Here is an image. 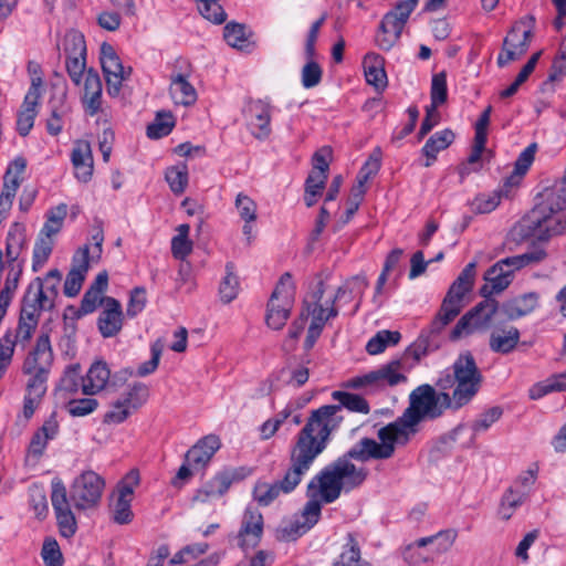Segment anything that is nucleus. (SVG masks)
<instances>
[{
	"label": "nucleus",
	"mask_w": 566,
	"mask_h": 566,
	"mask_svg": "<svg viewBox=\"0 0 566 566\" xmlns=\"http://www.w3.org/2000/svg\"><path fill=\"white\" fill-rule=\"evenodd\" d=\"M447 409L458 410L455 401L447 390L437 391L429 384L413 389L409 395V406L395 421L381 427L377 437L361 438L343 455L338 457L319 476L325 500L332 501L342 490H355L367 479L368 471L356 467L352 460L365 463L369 460L390 459L397 447L407 446L420 431V423L441 417Z\"/></svg>",
	"instance_id": "1"
},
{
	"label": "nucleus",
	"mask_w": 566,
	"mask_h": 566,
	"mask_svg": "<svg viewBox=\"0 0 566 566\" xmlns=\"http://www.w3.org/2000/svg\"><path fill=\"white\" fill-rule=\"evenodd\" d=\"M104 488L105 481L99 474L94 471H85L74 479L69 499L63 481L59 478L52 480L51 503L60 534L63 537H72L77 528L70 500L73 502L76 510L94 509L102 499Z\"/></svg>",
	"instance_id": "2"
},
{
	"label": "nucleus",
	"mask_w": 566,
	"mask_h": 566,
	"mask_svg": "<svg viewBox=\"0 0 566 566\" xmlns=\"http://www.w3.org/2000/svg\"><path fill=\"white\" fill-rule=\"evenodd\" d=\"M323 440L315 442L306 431H298L290 449V467L284 476L268 483L258 481L253 489V499L262 506H269L282 493L289 494L301 483L303 476L322 453Z\"/></svg>",
	"instance_id": "3"
},
{
	"label": "nucleus",
	"mask_w": 566,
	"mask_h": 566,
	"mask_svg": "<svg viewBox=\"0 0 566 566\" xmlns=\"http://www.w3.org/2000/svg\"><path fill=\"white\" fill-rule=\"evenodd\" d=\"M338 405H325L313 410L305 426L300 431H306L315 442L323 440L322 453L331 441V434L337 430L344 420L343 409L367 415L370 411L365 398L359 395L336 390L332 394Z\"/></svg>",
	"instance_id": "4"
},
{
	"label": "nucleus",
	"mask_w": 566,
	"mask_h": 566,
	"mask_svg": "<svg viewBox=\"0 0 566 566\" xmlns=\"http://www.w3.org/2000/svg\"><path fill=\"white\" fill-rule=\"evenodd\" d=\"M483 376L470 352L459 355L450 369L444 370L436 381L439 390L453 388L450 395L455 401V408L468 405L479 392Z\"/></svg>",
	"instance_id": "5"
},
{
	"label": "nucleus",
	"mask_w": 566,
	"mask_h": 566,
	"mask_svg": "<svg viewBox=\"0 0 566 566\" xmlns=\"http://www.w3.org/2000/svg\"><path fill=\"white\" fill-rule=\"evenodd\" d=\"M566 206V187L546 190L544 200L537 203L523 219L527 234L541 240L562 233L564 227L553 218V214Z\"/></svg>",
	"instance_id": "6"
},
{
	"label": "nucleus",
	"mask_w": 566,
	"mask_h": 566,
	"mask_svg": "<svg viewBox=\"0 0 566 566\" xmlns=\"http://www.w3.org/2000/svg\"><path fill=\"white\" fill-rule=\"evenodd\" d=\"M53 363V352L49 334H41L35 343L34 349L23 363V373L30 375L28 381V394L42 397L46 391V380Z\"/></svg>",
	"instance_id": "7"
},
{
	"label": "nucleus",
	"mask_w": 566,
	"mask_h": 566,
	"mask_svg": "<svg viewBox=\"0 0 566 566\" xmlns=\"http://www.w3.org/2000/svg\"><path fill=\"white\" fill-rule=\"evenodd\" d=\"M294 298L295 284L291 273L285 272L268 302L265 322L270 328L280 331L284 327L293 308Z\"/></svg>",
	"instance_id": "8"
},
{
	"label": "nucleus",
	"mask_w": 566,
	"mask_h": 566,
	"mask_svg": "<svg viewBox=\"0 0 566 566\" xmlns=\"http://www.w3.org/2000/svg\"><path fill=\"white\" fill-rule=\"evenodd\" d=\"M406 381L407 376L405 375L402 359H392L375 370L350 378L347 381V387L364 388L367 394H371Z\"/></svg>",
	"instance_id": "9"
},
{
	"label": "nucleus",
	"mask_w": 566,
	"mask_h": 566,
	"mask_svg": "<svg viewBox=\"0 0 566 566\" xmlns=\"http://www.w3.org/2000/svg\"><path fill=\"white\" fill-rule=\"evenodd\" d=\"M417 6L416 0H399L395 8L384 15L376 35V43L381 50L389 51L399 41Z\"/></svg>",
	"instance_id": "10"
},
{
	"label": "nucleus",
	"mask_w": 566,
	"mask_h": 566,
	"mask_svg": "<svg viewBox=\"0 0 566 566\" xmlns=\"http://www.w3.org/2000/svg\"><path fill=\"white\" fill-rule=\"evenodd\" d=\"M459 314L455 308L441 304L438 314L428 329L421 332L419 337L408 347L407 354L412 356L416 360H420L423 356L437 350L441 345L440 333Z\"/></svg>",
	"instance_id": "11"
},
{
	"label": "nucleus",
	"mask_w": 566,
	"mask_h": 566,
	"mask_svg": "<svg viewBox=\"0 0 566 566\" xmlns=\"http://www.w3.org/2000/svg\"><path fill=\"white\" fill-rule=\"evenodd\" d=\"M534 21L533 17H528L511 28L503 41L502 52L497 56L496 62L500 67L521 59L526 53L533 38Z\"/></svg>",
	"instance_id": "12"
},
{
	"label": "nucleus",
	"mask_w": 566,
	"mask_h": 566,
	"mask_svg": "<svg viewBox=\"0 0 566 566\" xmlns=\"http://www.w3.org/2000/svg\"><path fill=\"white\" fill-rule=\"evenodd\" d=\"M149 397V389L143 382H134L127 387V390L113 402L112 409L104 416L106 423H122L133 412L146 403Z\"/></svg>",
	"instance_id": "13"
},
{
	"label": "nucleus",
	"mask_w": 566,
	"mask_h": 566,
	"mask_svg": "<svg viewBox=\"0 0 566 566\" xmlns=\"http://www.w3.org/2000/svg\"><path fill=\"white\" fill-rule=\"evenodd\" d=\"M483 297L484 300L482 302L458 321L450 334L452 340L459 339L462 335L470 334L474 329L489 326L492 317L500 308L499 303L494 298L488 296Z\"/></svg>",
	"instance_id": "14"
},
{
	"label": "nucleus",
	"mask_w": 566,
	"mask_h": 566,
	"mask_svg": "<svg viewBox=\"0 0 566 566\" xmlns=\"http://www.w3.org/2000/svg\"><path fill=\"white\" fill-rule=\"evenodd\" d=\"M99 61L106 80L107 93L116 97L120 93L123 81L128 77L132 69L125 71L115 49L107 42H103L101 45Z\"/></svg>",
	"instance_id": "15"
},
{
	"label": "nucleus",
	"mask_w": 566,
	"mask_h": 566,
	"mask_svg": "<svg viewBox=\"0 0 566 566\" xmlns=\"http://www.w3.org/2000/svg\"><path fill=\"white\" fill-rule=\"evenodd\" d=\"M138 483L139 474L137 471L132 470L117 484L115 492L116 500L112 505L113 521L115 523L124 525L133 521L134 513L130 504L133 501L134 490Z\"/></svg>",
	"instance_id": "16"
},
{
	"label": "nucleus",
	"mask_w": 566,
	"mask_h": 566,
	"mask_svg": "<svg viewBox=\"0 0 566 566\" xmlns=\"http://www.w3.org/2000/svg\"><path fill=\"white\" fill-rule=\"evenodd\" d=\"M333 462H331L322 471H319V473L316 474L307 485V496L311 497V500L307 501L306 504L304 505L302 515L300 517V520L304 523L303 531H310L319 521L322 505L321 502L316 499L317 496L321 497L322 502L329 504L335 502L343 492L342 490L337 497L329 502L325 500L324 491L322 489V480H319V476ZM352 490H348V492ZM344 492L347 493L346 490H344Z\"/></svg>",
	"instance_id": "17"
},
{
	"label": "nucleus",
	"mask_w": 566,
	"mask_h": 566,
	"mask_svg": "<svg viewBox=\"0 0 566 566\" xmlns=\"http://www.w3.org/2000/svg\"><path fill=\"white\" fill-rule=\"evenodd\" d=\"M263 516L260 511L248 506L237 535L238 546L244 551L258 546L263 535Z\"/></svg>",
	"instance_id": "18"
},
{
	"label": "nucleus",
	"mask_w": 566,
	"mask_h": 566,
	"mask_svg": "<svg viewBox=\"0 0 566 566\" xmlns=\"http://www.w3.org/2000/svg\"><path fill=\"white\" fill-rule=\"evenodd\" d=\"M244 115L251 133L258 139H265L271 134V106L262 99L250 101Z\"/></svg>",
	"instance_id": "19"
},
{
	"label": "nucleus",
	"mask_w": 566,
	"mask_h": 566,
	"mask_svg": "<svg viewBox=\"0 0 566 566\" xmlns=\"http://www.w3.org/2000/svg\"><path fill=\"white\" fill-rule=\"evenodd\" d=\"M90 265V247L80 248L73 255V265L66 275L63 292L69 297L76 296L83 285Z\"/></svg>",
	"instance_id": "20"
},
{
	"label": "nucleus",
	"mask_w": 566,
	"mask_h": 566,
	"mask_svg": "<svg viewBox=\"0 0 566 566\" xmlns=\"http://www.w3.org/2000/svg\"><path fill=\"white\" fill-rule=\"evenodd\" d=\"M124 314L119 301L106 296L105 306L99 313L97 327L101 335L105 338L116 336L123 327Z\"/></svg>",
	"instance_id": "21"
},
{
	"label": "nucleus",
	"mask_w": 566,
	"mask_h": 566,
	"mask_svg": "<svg viewBox=\"0 0 566 566\" xmlns=\"http://www.w3.org/2000/svg\"><path fill=\"white\" fill-rule=\"evenodd\" d=\"M40 83L41 80L38 78V83L35 80L32 81V85L30 86L21 109L18 113L17 118V130L20 136L29 135L30 130L34 125L35 117L38 115V105L40 99Z\"/></svg>",
	"instance_id": "22"
},
{
	"label": "nucleus",
	"mask_w": 566,
	"mask_h": 566,
	"mask_svg": "<svg viewBox=\"0 0 566 566\" xmlns=\"http://www.w3.org/2000/svg\"><path fill=\"white\" fill-rule=\"evenodd\" d=\"M103 85L98 73L88 69L85 73L83 94L81 102L84 112L90 116H95L102 111Z\"/></svg>",
	"instance_id": "23"
},
{
	"label": "nucleus",
	"mask_w": 566,
	"mask_h": 566,
	"mask_svg": "<svg viewBox=\"0 0 566 566\" xmlns=\"http://www.w3.org/2000/svg\"><path fill=\"white\" fill-rule=\"evenodd\" d=\"M71 161L75 177L81 182H87L93 175V155L91 144L86 140H76L71 153Z\"/></svg>",
	"instance_id": "24"
},
{
	"label": "nucleus",
	"mask_w": 566,
	"mask_h": 566,
	"mask_svg": "<svg viewBox=\"0 0 566 566\" xmlns=\"http://www.w3.org/2000/svg\"><path fill=\"white\" fill-rule=\"evenodd\" d=\"M220 448V440L214 434L200 439L185 455L186 462L193 467L203 468Z\"/></svg>",
	"instance_id": "25"
},
{
	"label": "nucleus",
	"mask_w": 566,
	"mask_h": 566,
	"mask_svg": "<svg viewBox=\"0 0 566 566\" xmlns=\"http://www.w3.org/2000/svg\"><path fill=\"white\" fill-rule=\"evenodd\" d=\"M512 276L513 270H506L496 262L484 274L486 283L480 289L481 295L491 297L493 293L504 291L510 285Z\"/></svg>",
	"instance_id": "26"
},
{
	"label": "nucleus",
	"mask_w": 566,
	"mask_h": 566,
	"mask_svg": "<svg viewBox=\"0 0 566 566\" xmlns=\"http://www.w3.org/2000/svg\"><path fill=\"white\" fill-rule=\"evenodd\" d=\"M27 168V160L23 157H17L12 160L3 176V188L0 197L14 199L18 188L23 180L22 175Z\"/></svg>",
	"instance_id": "27"
},
{
	"label": "nucleus",
	"mask_w": 566,
	"mask_h": 566,
	"mask_svg": "<svg viewBox=\"0 0 566 566\" xmlns=\"http://www.w3.org/2000/svg\"><path fill=\"white\" fill-rule=\"evenodd\" d=\"M536 306L537 295L535 293H528L504 302L500 307V312L503 313L507 319L513 321L530 314Z\"/></svg>",
	"instance_id": "28"
},
{
	"label": "nucleus",
	"mask_w": 566,
	"mask_h": 566,
	"mask_svg": "<svg viewBox=\"0 0 566 566\" xmlns=\"http://www.w3.org/2000/svg\"><path fill=\"white\" fill-rule=\"evenodd\" d=\"M364 67L367 83L377 91H384L387 87L384 59L379 54L368 53L364 59Z\"/></svg>",
	"instance_id": "29"
},
{
	"label": "nucleus",
	"mask_w": 566,
	"mask_h": 566,
	"mask_svg": "<svg viewBox=\"0 0 566 566\" xmlns=\"http://www.w3.org/2000/svg\"><path fill=\"white\" fill-rule=\"evenodd\" d=\"M454 138V133L449 128L437 132L430 136L421 149L422 154L427 157L424 167H430L437 159V155L447 149L453 143Z\"/></svg>",
	"instance_id": "30"
},
{
	"label": "nucleus",
	"mask_w": 566,
	"mask_h": 566,
	"mask_svg": "<svg viewBox=\"0 0 566 566\" xmlns=\"http://www.w3.org/2000/svg\"><path fill=\"white\" fill-rule=\"evenodd\" d=\"M111 376V371L104 361L94 363L88 369L83 381V394L93 396L105 388Z\"/></svg>",
	"instance_id": "31"
},
{
	"label": "nucleus",
	"mask_w": 566,
	"mask_h": 566,
	"mask_svg": "<svg viewBox=\"0 0 566 566\" xmlns=\"http://www.w3.org/2000/svg\"><path fill=\"white\" fill-rule=\"evenodd\" d=\"M231 483L232 480L228 473H219L197 491L193 501L206 503L210 500L221 497L227 493Z\"/></svg>",
	"instance_id": "32"
},
{
	"label": "nucleus",
	"mask_w": 566,
	"mask_h": 566,
	"mask_svg": "<svg viewBox=\"0 0 566 566\" xmlns=\"http://www.w3.org/2000/svg\"><path fill=\"white\" fill-rule=\"evenodd\" d=\"M169 92L176 104L190 106L197 101V92L195 87L181 73L171 75Z\"/></svg>",
	"instance_id": "33"
},
{
	"label": "nucleus",
	"mask_w": 566,
	"mask_h": 566,
	"mask_svg": "<svg viewBox=\"0 0 566 566\" xmlns=\"http://www.w3.org/2000/svg\"><path fill=\"white\" fill-rule=\"evenodd\" d=\"M25 245V227L22 223L15 222L11 226L6 242V255L9 264L19 262V256Z\"/></svg>",
	"instance_id": "34"
},
{
	"label": "nucleus",
	"mask_w": 566,
	"mask_h": 566,
	"mask_svg": "<svg viewBox=\"0 0 566 566\" xmlns=\"http://www.w3.org/2000/svg\"><path fill=\"white\" fill-rule=\"evenodd\" d=\"M521 334L516 327L509 329L494 331L490 335V348L494 353L510 354L518 344Z\"/></svg>",
	"instance_id": "35"
},
{
	"label": "nucleus",
	"mask_w": 566,
	"mask_h": 566,
	"mask_svg": "<svg viewBox=\"0 0 566 566\" xmlns=\"http://www.w3.org/2000/svg\"><path fill=\"white\" fill-rule=\"evenodd\" d=\"M57 428L59 426L56 421H45L32 436L29 444V453L35 458L41 457L48 446V442L56 436Z\"/></svg>",
	"instance_id": "36"
},
{
	"label": "nucleus",
	"mask_w": 566,
	"mask_h": 566,
	"mask_svg": "<svg viewBox=\"0 0 566 566\" xmlns=\"http://www.w3.org/2000/svg\"><path fill=\"white\" fill-rule=\"evenodd\" d=\"M566 390V370L554 374L543 381H539L530 388V398L537 400L552 392H560Z\"/></svg>",
	"instance_id": "37"
},
{
	"label": "nucleus",
	"mask_w": 566,
	"mask_h": 566,
	"mask_svg": "<svg viewBox=\"0 0 566 566\" xmlns=\"http://www.w3.org/2000/svg\"><path fill=\"white\" fill-rule=\"evenodd\" d=\"M334 566H371V564L361 559L358 542L352 533H348L346 543L338 559L334 562Z\"/></svg>",
	"instance_id": "38"
},
{
	"label": "nucleus",
	"mask_w": 566,
	"mask_h": 566,
	"mask_svg": "<svg viewBox=\"0 0 566 566\" xmlns=\"http://www.w3.org/2000/svg\"><path fill=\"white\" fill-rule=\"evenodd\" d=\"M368 285V281L364 275L353 276L337 289L336 294L331 302V306H335V303L340 301L346 294H349V296H358V302L354 310V313H356L359 308L364 292Z\"/></svg>",
	"instance_id": "39"
},
{
	"label": "nucleus",
	"mask_w": 566,
	"mask_h": 566,
	"mask_svg": "<svg viewBox=\"0 0 566 566\" xmlns=\"http://www.w3.org/2000/svg\"><path fill=\"white\" fill-rule=\"evenodd\" d=\"M457 533L452 530L441 531L434 535L418 539L419 545L429 547L428 554L434 558V555L447 552L453 544Z\"/></svg>",
	"instance_id": "40"
},
{
	"label": "nucleus",
	"mask_w": 566,
	"mask_h": 566,
	"mask_svg": "<svg viewBox=\"0 0 566 566\" xmlns=\"http://www.w3.org/2000/svg\"><path fill=\"white\" fill-rule=\"evenodd\" d=\"M234 270V264L228 262L226 264V275L219 285V296L224 304L231 303L239 294L240 283Z\"/></svg>",
	"instance_id": "41"
},
{
	"label": "nucleus",
	"mask_w": 566,
	"mask_h": 566,
	"mask_svg": "<svg viewBox=\"0 0 566 566\" xmlns=\"http://www.w3.org/2000/svg\"><path fill=\"white\" fill-rule=\"evenodd\" d=\"M400 339L401 334L398 331H379L368 340L366 352L369 355L381 354L387 347L397 345Z\"/></svg>",
	"instance_id": "42"
},
{
	"label": "nucleus",
	"mask_w": 566,
	"mask_h": 566,
	"mask_svg": "<svg viewBox=\"0 0 566 566\" xmlns=\"http://www.w3.org/2000/svg\"><path fill=\"white\" fill-rule=\"evenodd\" d=\"M502 415L503 409L499 406L491 407L480 413L478 418L470 424V429L472 431L470 446L473 444L474 439L479 433L488 431L493 423L501 419Z\"/></svg>",
	"instance_id": "43"
},
{
	"label": "nucleus",
	"mask_w": 566,
	"mask_h": 566,
	"mask_svg": "<svg viewBox=\"0 0 566 566\" xmlns=\"http://www.w3.org/2000/svg\"><path fill=\"white\" fill-rule=\"evenodd\" d=\"M325 293V284L323 280H319L315 289L304 298L303 311L306 312L307 316H326L328 308L322 305V298Z\"/></svg>",
	"instance_id": "44"
},
{
	"label": "nucleus",
	"mask_w": 566,
	"mask_h": 566,
	"mask_svg": "<svg viewBox=\"0 0 566 566\" xmlns=\"http://www.w3.org/2000/svg\"><path fill=\"white\" fill-rule=\"evenodd\" d=\"M175 127V119L170 112L160 111L156 114L155 120L147 126V136L150 139H158L170 134Z\"/></svg>",
	"instance_id": "45"
},
{
	"label": "nucleus",
	"mask_w": 566,
	"mask_h": 566,
	"mask_svg": "<svg viewBox=\"0 0 566 566\" xmlns=\"http://www.w3.org/2000/svg\"><path fill=\"white\" fill-rule=\"evenodd\" d=\"M25 295L28 300L36 303L41 311L51 310L54 305V297L44 291V283L41 277H35L29 284Z\"/></svg>",
	"instance_id": "46"
},
{
	"label": "nucleus",
	"mask_w": 566,
	"mask_h": 566,
	"mask_svg": "<svg viewBox=\"0 0 566 566\" xmlns=\"http://www.w3.org/2000/svg\"><path fill=\"white\" fill-rule=\"evenodd\" d=\"M338 315V310L336 306H329L328 313L326 316H311L312 321L310 327L307 329V335L304 342V348L310 350L315 345L317 338L321 336L322 331L324 328L325 323L329 318H334Z\"/></svg>",
	"instance_id": "47"
},
{
	"label": "nucleus",
	"mask_w": 566,
	"mask_h": 566,
	"mask_svg": "<svg viewBox=\"0 0 566 566\" xmlns=\"http://www.w3.org/2000/svg\"><path fill=\"white\" fill-rule=\"evenodd\" d=\"M66 214L67 206L65 203H60L59 206L50 209L46 213V221L40 233L46 237H53L59 233L62 229Z\"/></svg>",
	"instance_id": "48"
},
{
	"label": "nucleus",
	"mask_w": 566,
	"mask_h": 566,
	"mask_svg": "<svg viewBox=\"0 0 566 566\" xmlns=\"http://www.w3.org/2000/svg\"><path fill=\"white\" fill-rule=\"evenodd\" d=\"M223 38L227 43L238 50H247L250 46L245 27L237 22H229L224 27Z\"/></svg>",
	"instance_id": "49"
},
{
	"label": "nucleus",
	"mask_w": 566,
	"mask_h": 566,
	"mask_svg": "<svg viewBox=\"0 0 566 566\" xmlns=\"http://www.w3.org/2000/svg\"><path fill=\"white\" fill-rule=\"evenodd\" d=\"M199 13L214 24H221L227 20V13L220 0H195Z\"/></svg>",
	"instance_id": "50"
},
{
	"label": "nucleus",
	"mask_w": 566,
	"mask_h": 566,
	"mask_svg": "<svg viewBox=\"0 0 566 566\" xmlns=\"http://www.w3.org/2000/svg\"><path fill=\"white\" fill-rule=\"evenodd\" d=\"M105 298L106 296H102L101 294L96 293L93 290L87 289V291L84 293L81 305L78 308H75L73 306H69V311L73 312L74 317L81 318L87 314L93 313L99 305L105 306Z\"/></svg>",
	"instance_id": "51"
},
{
	"label": "nucleus",
	"mask_w": 566,
	"mask_h": 566,
	"mask_svg": "<svg viewBox=\"0 0 566 566\" xmlns=\"http://www.w3.org/2000/svg\"><path fill=\"white\" fill-rule=\"evenodd\" d=\"M166 181L175 195H181L188 185V169L186 165L171 166L166 169Z\"/></svg>",
	"instance_id": "52"
},
{
	"label": "nucleus",
	"mask_w": 566,
	"mask_h": 566,
	"mask_svg": "<svg viewBox=\"0 0 566 566\" xmlns=\"http://www.w3.org/2000/svg\"><path fill=\"white\" fill-rule=\"evenodd\" d=\"M546 256V253L542 250L533 251L520 255L509 256L499 261V263L505 268L506 270H513V273L516 270H520L531 263H536L542 261Z\"/></svg>",
	"instance_id": "53"
},
{
	"label": "nucleus",
	"mask_w": 566,
	"mask_h": 566,
	"mask_svg": "<svg viewBox=\"0 0 566 566\" xmlns=\"http://www.w3.org/2000/svg\"><path fill=\"white\" fill-rule=\"evenodd\" d=\"M53 250L52 237L39 234L33 249L32 270L38 272L48 261Z\"/></svg>",
	"instance_id": "54"
},
{
	"label": "nucleus",
	"mask_w": 566,
	"mask_h": 566,
	"mask_svg": "<svg viewBox=\"0 0 566 566\" xmlns=\"http://www.w3.org/2000/svg\"><path fill=\"white\" fill-rule=\"evenodd\" d=\"M536 481V474L533 470H527L516 478V480L509 488L520 499L527 501L533 492Z\"/></svg>",
	"instance_id": "55"
},
{
	"label": "nucleus",
	"mask_w": 566,
	"mask_h": 566,
	"mask_svg": "<svg viewBox=\"0 0 566 566\" xmlns=\"http://www.w3.org/2000/svg\"><path fill=\"white\" fill-rule=\"evenodd\" d=\"M64 52L66 57H86V43L82 33L70 31L64 39Z\"/></svg>",
	"instance_id": "56"
},
{
	"label": "nucleus",
	"mask_w": 566,
	"mask_h": 566,
	"mask_svg": "<svg viewBox=\"0 0 566 566\" xmlns=\"http://www.w3.org/2000/svg\"><path fill=\"white\" fill-rule=\"evenodd\" d=\"M431 104L429 106L439 107L448 98L447 74L444 71L437 73L431 80L430 90Z\"/></svg>",
	"instance_id": "57"
},
{
	"label": "nucleus",
	"mask_w": 566,
	"mask_h": 566,
	"mask_svg": "<svg viewBox=\"0 0 566 566\" xmlns=\"http://www.w3.org/2000/svg\"><path fill=\"white\" fill-rule=\"evenodd\" d=\"M85 377L81 375L80 364L71 365L66 368L64 376L61 379V389L69 392L75 394L81 388L83 390V381Z\"/></svg>",
	"instance_id": "58"
},
{
	"label": "nucleus",
	"mask_w": 566,
	"mask_h": 566,
	"mask_svg": "<svg viewBox=\"0 0 566 566\" xmlns=\"http://www.w3.org/2000/svg\"><path fill=\"white\" fill-rule=\"evenodd\" d=\"M525 502V500L520 499L518 495L507 489L501 497L497 514L502 520H510L515 511Z\"/></svg>",
	"instance_id": "59"
},
{
	"label": "nucleus",
	"mask_w": 566,
	"mask_h": 566,
	"mask_svg": "<svg viewBox=\"0 0 566 566\" xmlns=\"http://www.w3.org/2000/svg\"><path fill=\"white\" fill-rule=\"evenodd\" d=\"M470 291L471 289H469L468 286H463L462 284L454 281L449 287V291L444 296L442 304L451 308H455L460 313L463 307V297Z\"/></svg>",
	"instance_id": "60"
},
{
	"label": "nucleus",
	"mask_w": 566,
	"mask_h": 566,
	"mask_svg": "<svg viewBox=\"0 0 566 566\" xmlns=\"http://www.w3.org/2000/svg\"><path fill=\"white\" fill-rule=\"evenodd\" d=\"M41 556L45 566H62L63 564L60 546L54 538L48 537L44 539Z\"/></svg>",
	"instance_id": "61"
},
{
	"label": "nucleus",
	"mask_w": 566,
	"mask_h": 566,
	"mask_svg": "<svg viewBox=\"0 0 566 566\" xmlns=\"http://www.w3.org/2000/svg\"><path fill=\"white\" fill-rule=\"evenodd\" d=\"M30 505L39 520L48 516L49 505L45 492L42 488L33 486L30 489Z\"/></svg>",
	"instance_id": "62"
},
{
	"label": "nucleus",
	"mask_w": 566,
	"mask_h": 566,
	"mask_svg": "<svg viewBox=\"0 0 566 566\" xmlns=\"http://www.w3.org/2000/svg\"><path fill=\"white\" fill-rule=\"evenodd\" d=\"M235 208L243 221L254 222L256 220V203L249 196L239 193L235 198Z\"/></svg>",
	"instance_id": "63"
},
{
	"label": "nucleus",
	"mask_w": 566,
	"mask_h": 566,
	"mask_svg": "<svg viewBox=\"0 0 566 566\" xmlns=\"http://www.w3.org/2000/svg\"><path fill=\"white\" fill-rule=\"evenodd\" d=\"M98 406L94 398L72 399L67 402L66 409L73 417H84L92 413Z\"/></svg>",
	"instance_id": "64"
}]
</instances>
